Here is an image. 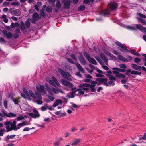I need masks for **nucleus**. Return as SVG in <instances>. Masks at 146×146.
Wrapping results in <instances>:
<instances>
[{
    "label": "nucleus",
    "instance_id": "f257e3e1",
    "mask_svg": "<svg viewBox=\"0 0 146 146\" xmlns=\"http://www.w3.org/2000/svg\"><path fill=\"white\" fill-rule=\"evenodd\" d=\"M36 88L37 91L35 92L34 94L31 90L28 91L25 88H23V90L25 95L23 93H21V95L25 99L27 98L26 96L27 97H32L36 100L35 102L38 104L41 105L42 104L43 102L41 100L42 97L40 93L42 92L45 94H46L47 91L44 86L43 85H38L37 86Z\"/></svg>",
    "mask_w": 146,
    "mask_h": 146
},
{
    "label": "nucleus",
    "instance_id": "f03ea898",
    "mask_svg": "<svg viewBox=\"0 0 146 146\" xmlns=\"http://www.w3.org/2000/svg\"><path fill=\"white\" fill-rule=\"evenodd\" d=\"M45 85L48 92L50 95H53L54 93L58 94L60 92L63 93V92L61 89H56L54 87L50 88L49 85L46 84H45Z\"/></svg>",
    "mask_w": 146,
    "mask_h": 146
},
{
    "label": "nucleus",
    "instance_id": "7ed1b4c3",
    "mask_svg": "<svg viewBox=\"0 0 146 146\" xmlns=\"http://www.w3.org/2000/svg\"><path fill=\"white\" fill-rule=\"evenodd\" d=\"M90 84H88L84 83L83 84H80L79 87L80 88L77 89V91H78V93L83 95L84 94V91H87L89 89Z\"/></svg>",
    "mask_w": 146,
    "mask_h": 146
},
{
    "label": "nucleus",
    "instance_id": "20e7f679",
    "mask_svg": "<svg viewBox=\"0 0 146 146\" xmlns=\"http://www.w3.org/2000/svg\"><path fill=\"white\" fill-rule=\"evenodd\" d=\"M51 79L52 80L50 79L49 78H47L46 79V81L50 85L54 87H56V85L58 87H61V85L59 82L54 77L52 76Z\"/></svg>",
    "mask_w": 146,
    "mask_h": 146
},
{
    "label": "nucleus",
    "instance_id": "39448f33",
    "mask_svg": "<svg viewBox=\"0 0 146 146\" xmlns=\"http://www.w3.org/2000/svg\"><path fill=\"white\" fill-rule=\"evenodd\" d=\"M58 71L63 77L69 80H71L69 79V78L71 76V74L69 73L64 72L63 70L60 68H58Z\"/></svg>",
    "mask_w": 146,
    "mask_h": 146
},
{
    "label": "nucleus",
    "instance_id": "423d86ee",
    "mask_svg": "<svg viewBox=\"0 0 146 146\" xmlns=\"http://www.w3.org/2000/svg\"><path fill=\"white\" fill-rule=\"evenodd\" d=\"M83 54L86 59L89 61V62L94 65H96L97 62L95 60L92 58H91L89 55L86 52H84Z\"/></svg>",
    "mask_w": 146,
    "mask_h": 146
},
{
    "label": "nucleus",
    "instance_id": "0eeeda50",
    "mask_svg": "<svg viewBox=\"0 0 146 146\" xmlns=\"http://www.w3.org/2000/svg\"><path fill=\"white\" fill-rule=\"evenodd\" d=\"M60 81L62 85L67 86L69 88H72L73 86V85L72 83L64 79H61L60 80Z\"/></svg>",
    "mask_w": 146,
    "mask_h": 146
},
{
    "label": "nucleus",
    "instance_id": "6e6552de",
    "mask_svg": "<svg viewBox=\"0 0 146 146\" xmlns=\"http://www.w3.org/2000/svg\"><path fill=\"white\" fill-rule=\"evenodd\" d=\"M63 2L64 3V8L68 9L70 7L71 1L70 0H63Z\"/></svg>",
    "mask_w": 146,
    "mask_h": 146
},
{
    "label": "nucleus",
    "instance_id": "1a4fd4ad",
    "mask_svg": "<svg viewBox=\"0 0 146 146\" xmlns=\"http://www.w3.org/2000/svg\"><path fill=\"white\" fill-rule=\"evenodd\" d=\"M136 27L137 29L139 30L141 32L146 33V28L143 27L140 25L136 24Z\"/></svg>",
    "mask_w": 146,
    "mask_h": 146
},
{
    "label": "nucleus",
    "instance_id": "9d476101",
    "mask_svg": "<svg viewBox=\"0 0 146 146\" xmlns=\"http://www.w3.org/2000/svg\"><path fill=\"white\" fill-rule=\"evenodd\" d=\"M33 20L32 21V23H35L36 21L39 18V16L37 13H35L33 14L32 16Z\"/></svg>",
    "mask_w": 146,
    "mask_h": 146
},
{
    "label": "nucleus",
    "instance_id": "9b49d317",
    "mask_svg": "<svg viewBox=\"0 0 146 146\" xmlns=\"http://www.w3.org/2000/svg\"><path fill=\"white\" fill-rule=\"evenodd\" d=\"M4 36L8 39L11 38L12 36V34L10 32L7 33V31L5 30H3V31Z\"/></svg>",
    "mask_w": 146,
    "mask_h": 146
},
{
    "label": "nucleus",
    "instance_id": "f8f14e48",
    "mask_svg": "<svg viewBox=\"0 0 146 146\" xmlns=\"http://www.w3.org/2000/svg\"><path fill=\"white\" fill-rule=\"evenodd\" d=\"M112 72L117 77L121 78L123 79H124L126 77L125 75L121 74L119 72H117L116 71H113Z\"/></svg>",
    "mask_w": 146,
    "mask_h": 146
},
{
    "label": "nucleus",
    "instance_id": "ddd939ff",
    "mask_svg": "<svg viewBox=\"0 0 146 146\" xmlns=\"http://www.w3.org/2000/svg\"><path fill=\"white\" fill-rule=\"evenodd\" d=\"M4 125H6V128L7 129V131H9L12 130L11 126V122L8 121L5 122Z\"/></svg>",
    "mask_w": 146,
    "mask_h": 146
},
{
    "label": "nucleus",
    "instance_id": "4468645a",
    "mask_svg": "<svg viewBox=\"0 0 146 146\" xmlns=\"http://www.w3.org/2000/svg\"><path fill=\"white\" fill-rule=\"evenodd\" d=\"M109 6L111 10H114L117 8V4L115 3L111 2L109 5Z\"/></svg>",
    "mask_w": 146,
    "mask_h": 146
},
{
    "label": "nucleus",
    "instance_id": "2eb2a0df",
    "mask_svg": "<svg viewBox=\"0 0 146 146\" xmlns=\"http://www.w3.org/2000/svg\"><path fill=\"white\" fill-rule=\"evenodd\" d=\"M11 13L12 15L17 16L20 15L21 13L20 11L18 9L11 11Z\"/></svg>",
    "mask_w": 146,
    "mask_h": 146
},
{
    "label": "nucleus",
    "instance_id": "dca6fc26",
    "mask_svg": "<svg viewBox=\"0 0 146 146\" xmlns=\"http://www.w3.org/2000/svg\"><path fill=\"white\" fill-rule=\"evenodd\" d=\"M104 52L108 56H109L111 59H115L116 58L110 52L107 50H105L104 51Z\"/></svg>",
    "mask_w": 146,
    "mask_h": 146
},
{
    "label": "nucleus",
    "instance_id": "f3484780",
    "mask_svg": "<svg viewBox=\"0 0 146 146\" xmlns=\"http://www.w3.org/2000/svg\"><path fill=\"white\" fill-rule=\"evenodd\" d=\"M82 141V139H77L74 140L71 144L72 145H76L79 144V143Z\"/></svg>",
    "mask_w": 146,
    "mask_h": 146
},
{
    "label": "nucleus",
    "instance_id": "a211bd4d",
    "mask_svg": "<svg viewBox=\"0 0 146 146\" xmlns=\"http://www.w3.org/2000/svg\"><path fill=\"white\" fill-rule=\"evenodd\" d=\"M62 102L61 100L58 99L53 104L52 106L53 107H55L59 105L62 104Z\"/></svg>",
    "mask_w": 146,
    "mask_h": 146
},
{
    "label": "nucleus",
    "instance_id": "6ab92c4d",
    "mask_svg": "<svg viewBox=\"0 0 146 146\" xmlns=\"http://www.w3.org/2000/svg\"><path fill=\"white\" fill-rule=\"evenodd\" d=\"M75 64L76 65V66L78 68V70H79V71H80L82 73H84V71L83 68L80 65V64H79L78 63H75Z\"/></svg>",
    "mask_w": 146,
    "mask_h": 146
},
{
    "label": "nucleus",
    "instance_id": "aec40b11",
    "mask_svg": "<svg viewBox=\"0 0 146 146\" xmlns=\"http://www.w3.org/2000/svg\"><path fill=\"white\" fill-rule=\"evenodd\" d=\"M100 56L101 58L104 61L105 64L106 65L108 66V59L103 54H100Z\"/></svg>",
    "mask_w": 146,
    "mask_h": 146
},
{
    "label": "nucleus",
    "instance_id": "412c9836",
    "mask_svg": "<svg viewBox=\"0 0 146 146\" xmlns=\"http://www.w3.org/2000/svg\"><path fill=\"white\" fill-rule=\"evenodd\" d=\"M16 122L15 121H13L12 123H11V126L12 130H17L19 129V127L16 126Z\"/></svg>",
    "mask_w": 146,
    "mask_h": 146
},
{
    "label": "nucleus",
    "instance_id": "4be33fe9",
    "mask_svg": "<svg viewBox=\"0 0 146 146\" xmlns=\"http://www.w3.org/2000/svg\"><path fill=\"white\" fill-rule=\"evenodd\" d=\"M134 139L136 142L138 143H143L144 142V141H141V137L138 135L136 136Z\"/></svg>",
    "mask_w": 146,
    "mask_h": 146
},
{
    "label": "nucleus",
    "instance_id": "5701e85b",
    "mask_svg": "<svg viewBox=\"0 0 146 146\" xmlns=\"http://www.w3.org/2000/svg\"><path fill=\"white\" fill-rule=\"evenodd\" d=\"M112 69L115 70L113 71H116L117 72H125L126 71L125 69L120 68H112Z\"/></svg>",
    "mask_w": 146,
    "mask_h": 146
},
{
    "label": "nucleus",
    "instance_id": "b1692460",
    "mask_svg": "<svg viewBox=\"0 0 146 146\" xmlns=\"http://www.w3.org/2000/svg\"><path fill=\"white\" fill-rule=\"evenodd\" d=\"M80 63L84 65H86V63L85 60L82 56H79L78 57Z\"/></svg>",
    "mask_w": 146,
    "mask_h": 146
},
{
    "label": "nucleus",
    "instance_id": "393cba45",
    "mask_svg": "<svg viewBox=\"0 0 146 146\" xmlns=\"http://www.w3.org/2000/svg\"><path fill=\"white\" fill-rule=\"evenodd\" d=\"M118 58L119 60L124 62H128V60L127 59L121 55H119L118 57Z\"/></svg>",
    "mask_w": 146,
    "mask_h": 146
},
{
    "label": "nucleus",
    "instance_id": "a878e982",
    "mask_svg": "<svg viewBox=\"0 0 146 146\" xmlns=\"http://www.w3.org/2000/svg\"><path fill=\"white\" fill-rule=\"evenodd\" d=\"M29 115L32 117L35 118H38L40 116V115L39 113H29Z\"/></svg>",
    "mask_w": 146,
    "mask_h": 146
},
{
    "label": "nucleus",
    "instance_id": "bb28decb",
    "mask_svg": "<svg viewBox=\"0 0 146 146\" xmlns=\"http://www.w3.org/2000/svg\"><path fill=\"white\" fill-rule=\"evenodd\" d=\"M119 48L120 50L123 52L128 53V52H130L129 50L125 48L123 45L121 47H119Z\"/></svg>",
    "mask_w": 146,
    "mask_h": 146
},
{
    "label": "nucleus",
    "instance_id": "cd10ccee",
    "mask_svg": "<svg viewBox=\"0 0 146 146\" xmlns=\"http://www.w3.org/2000/svg\"><path fill=\"white\" fill-rule=\"evenodd\" d=\"M110 11L108 9H106L105 10H102L101 13L104 16H106L109 13Z\"/></svg>",
    "mask_w": 146,
    "mask_h": 146
},
{
    "label": "nucleus",
    "instance_id": "c85d7f7f",
    "mask_svg": "<svg viewBox=\"0 0 146 146\" xmlns=\"http://www.w3.org/2000/svg\"><path fill=\"white\" fill-rule=\"evenodd\" d=\"M6 116L9 117H14L16 116V115L13 113L10 112L6 114Z\"/></svg>",
    "mask_w": 146,
    "mask_h": 146
},
{
    "label": "nucleus",
    "instance_id": "c756f323",
    "mask_svg": "<svg viewBox=\"0 0 146 146\" xmlns=\"http://www.w3.org/2000/svg\"><path fill=\"white\" fill-rule=\"evenodd\" d=\"M96 81L99 82H106L108 80L106 78H98L96 79Z\"/></svg>",
    "mask_w": 146,
    "mask_h": 146
},
{
    "label": "nucleus",
    "instance_id": "7c9ffc66",
    "mask_svg": "<svg viewBox=\"0 0 146 146\" xmlns=\"http://www.w3.org/2000/svg\"><path fill=\"white\" fill-rule=\"evenodd\" d=\"M131 74L132 75H141V72L134 70L132 71L131 72Z\"/></svg>",
    "mask_w": 146,
    "mask_h": 146
},
{
    "label": "nucleus",
    "instance_id": "2f4dec72",
    "mask_svg": "<svg viewBox=\"0 0 146 146\" xmlns=\"http://www.w3.org/2000/svg\"><path fill=\"white\" fill-rule=\"evenodd\" d=\"M7 18V16L5 15H3L1 17V18L3 19L4 22L5 23H7L8 21V20Z\"/></svg>",
    "mask_w": 146,
    "mask_h": 146
},
{
    "label": "nucleus",
    "instance_id": "473e14b6",
    "mask_svg": "<svg viewBox=\"0 0 146 146\" xmlns=\"http://www.w3.org/2000/svg\"><path fill=\"white\" fill-rule=\"evenodd\" d=\"M91 83L92 84L90 85L89 86V87L90 88H94V87L97 84V82L95 81H92L91 82Z\"/></svg>",
    "mask_w": 146,
    "mask_h": 146
},
{
    "label": "nucleus",
    "instance_id": "72a5a7b5",
    "mask_svg": "<svg viewBox=\"0 0 146 146\" xmlns=\"http://www.w3.org/2000/svg\"><path fill=\"white\" fill-rule=\"evenodd\" d=\"M131 52V53L133 54H134L135 56H140V54L139 53L137 52H136V50H131L129 52Z\"/></svg>",
    "mask_w": 146,
    "mask_h": 146
},
{
    "label": "nucleus",
    "instance_id": "f704fd0d",
    "mask_svg": "<svg viewBox=\"0 0 146 146\" xmlns=\"http://www.w3.org/2000/svg\"><path fill=\"white\" fill-rule=\"evenodd\" d=\"M48 104H45L44 106L40 108L41 110L44 111L46 110L47 109Z\"/></svg>",
    "mask_w": 146,
    "mask_h": 146
},
{
    "label": "nucleus",
    "instance_id": "c9c22d12",
    "mask_svg": "<svg viewBox=\"0 0 146 146\" xmlns=\"http://www.w3.org/2000/svg\"><path fill=\"white\" fill-rule=\"evenodd\" d=\"M19 27L20 29L22 30H23L25 29V26L24 22L22 21L21 22V25L19 26Z\"/></svg>",
    "mask_w": 146,
    "mask_h": 146
},
{
    "label": "nucleus",
    "instance_id": "e433bc0d",
    "mask_svg": "<svg viewBox=\"0 0 146 146\" xmlns=\"http://www.w3.org/2000/svg\"><path fill=\"white\" fill-rule=\"evenodd\" d=\"M19 26V24L16 23H12L11 25V28H14L15 27H18Z\"/></svg>",
    "mask_w": 146,
    "mask_h": 146
},
{
    "label": "nucleus",
    "instance_id": "4c0bfd02",
    "mask_svg": "<svg viewBox=\"0 0 146 146\" xmlns=\"http://www.w3.org/2000/svg\"><path fill=\"white\" fill-rule=\"evenodd\" d=\"M31 20L30 19H28L25 22V25L26 27H30V21Z\"/></svg>",
    "mask_w": 146,
    "mask_h": 146
},
{
    "label": "nucleus",
    "instance_id": "58836bf2",
    "mask_svg": "<svg viewBox=\"0 0 146 146\" xmlns=\"http://www.w3.org/2000/svg\"><path fill=\"white\" fill-rule=\"evenodd\" d=\"M25 118H27V116L26 115L24 116H20L17 117V120L20 121L23 119Z\"/></svg>",
    "mask_w": 146,
    "mask_h": 146
},
{
    "label": "nucleus",
    "instance_id": "ea45409f",
    "mask_svg": "<svg viewBox=\"0 0 146 146\" xmlns=\"http://www.w3.org/2000/svg\"><path fill=\"white\" fill-rule=\"evenodd\" d=\"M126 27L128 29L131 30H136V29L132 26H127Z\"/></svg>",
    "mask_w": 146,
    "mask_h": 146
},
{
    "label": "nucleus",
    "instance_id": "a19ab883",
    "mask_svg": "<svg viewBox=\"0 0 146 146\" xmlns=\"http://www.w3.org/2000/svg\"><path fill=\"white\" fill-rule=\"evenodd\" d=\"M138 19L144 25H146V21L144 19L137 17Z\"/></svg>",
    "mask_w": 146,
    "mask_h": 146
},
{
    "label": "nucleus",
    "instance_id": "79ce46f5",
    "mask_svg": "<svg viewBox=\"0 0 146 146\" xmlns=\"http://www.w3.org/2000/svg\"><path fill=\"white\" fill-rule=\"evenodd\" d=\"M40 14L41 16L45 17V14L44 13V10L43 9H42L40 11Z\"/></svg>",
    "mask_w": 146,
    "mask_h": 146
},
{
    "label": "nucleus",
    "instance_id": "37998d69",
    "mask_svg": "<svg viewBox=\"0 0 146 146\" xmlns=\"http://www.w3.org/2000/svg\"><path fill=\"white\" fill-rule=\"evenodd\" d=\"M11 99L14 102L15 104H18V101L19 99V98H17V99L14 100L13 98H11Z\"/></svg>",
    "mask_w": 146,
    "mask_h": 146
},
{
    "label": "nucleus",
    "instance_id": "c03bdc74",
    "mask_svg": "<svg viewBox=\"0 0 146 146\" xmlns=\"http://www.w3.org/2000/svg\"><path fill=\"white\" fill-rule=\"evenodd\" d=\"M131 67L132 68L135 70H137L138 66L135 64H131Z\"/></svg>",
    "mask_w": 146,
    "mask_h": 146
},
{
    "label": "nucleus",
    "instance_id": "a18cd8bd",
    "mask_svg": "<svg viewBox=\"0 0 146 146\" xmlns=\"http://www.w3.org/2000/svg\"><path fill=\"white\" fill-rule=\"evenodd\" d=\"M85 8L84 5H81L78 8V9L79 11H82L84 10Z\"/></svg>",
    "mask_w": 146,
    "mask_h": 146
},
{
    "label": "nucleus",
    "instance_id": "49530a36",
    "mask_svg": "<svg viewBox=\"0 0 146 146\" xmlns=\"http://www.w3.org/2000/svg\"><path fill=\"white\" fill-rule=\"evenodd\" d=\"M95 58L101 64L102 63V61L100 58H99L98 56H95Z\"/></svg>",
    "mask_w": 146,
    "mask_h": 146
},
{
    "label": "nucleus",
    "instance_id": "de8ad7c7",
    "mask_svg": "<svg viewBox=\"0 0 146 146\" xmlns=\"http://www.w3.org/2000/svg\"><path fill=\"white\" fill-rule=\"evenodd\" d=\"M47 96L48 97L50 101H53L55 99V98L54 97L52 96H50L49 95H47Z\"/></svg>",
    "mask_w": 146,
    "mask_h": 146
},
{
    "label": "nucleus",
    "instance_id": "09e8293b",
    "mask_svg": "<svg viewBox=\"0 0 146 146\" xmlns=\"http://www.w3.org/2000/svg\"><path fill=\"white\" fill-rule=\"evenodd\" d=\"M56 6L58 9H60L61 7V5L60 2L59 1H58L57 2Z\"/></svg>",
    "mask_w": 146,
    "mask_h": 146
},
{
    "label": "nucleus",
    "instance_id": "8fccbe9b",
    "mask_svg": "<svg viewBox=\"0 0 146 146\" xmlns=\"http://www.w3.org/2000/svg\"><path fill=\"white\" fill-rule=\"evenodd\" d=\"M141 141H143V140H146V132L144 133L143 137H141Z\"/></svg>",
    "mask_w": 146,
    "mask_h": 146
},
{
    "label": "nucleus",
    "instance_id": "3c124183",
    "mask_svg": "<svg viewBox=\"0 0 146 146\" xmlns=\"http://www.w3.org/2000/svg\"><path fill=\"white\" fill-rule=\"evenodd\" d=\"M52 11V9L51 7L48 6L46 8V11L48 12H50Z\"/></svg>",
    "mask_w": 146,
    "mask_h": 146
},
{
    "label": "nucleus",
    "instance_id": "603ef678",
    "mask_svg": "<svg viewBox=\"0 0 146 146\" xmlns=\"http://www.w3.org/2000/svg\"><path fill=\"white\" fill-rule=\"evenodd\" d=\"M94 0H84L83 3L84 4H88L90 2H93Z\"/></svg>",
    "mask_w": 146,
    "mask_h": 146
},
{
    "label": "nucleus",
    "instance_id": "864d4df0",
    "mask_svg": "<svg viewBox=\"0 0 146 146\" xmlns=\"http://www.w3.org/2000/svg\"><path fill=\"white\" fill-rule=\"evenodd\" d=\"M119 67L125 69L127 68L126 66L124 64H121L119 65Z\"/></svg>",
    "mask_w": 146,
    "mask_h": 146
},
{
    "label": "nucleus",
    "instance_id": "5fc2aeb1",
    "mask_svg": "<svg viewBox=\"0 0 146 146\" xmlns=\"http://www.w3.org/2000/svg\"><path fill=\"white\" fill-rule=\"evenodd\" d=\"M71 57L74 60H77V57L74 54H71Z\"/></svg>",
    "mask_w": 146,
    "mask_h": 146
},
{
    "label": "nucleus",
    "instance_id": "6e6d98bb",
    "mask_svg": "<svg viewBox=\"0 0 146 146\" xmlns=\"http://www.w3.org/2000/svg\"><path fill=\"white\" fill-rule=\"evenodd\" d=\"M137 15L143 18H146V16H145V15L141 13H138L137 14Z\"/></svg>",
    "mask_w": 146,
    "mask_h": 146
},
{
    "label": "nucleus",
    "instance_id": "4d7b16f0",
    "mask_svg": "<svg viewBox=\"0 0 146 146\" xmlns=\"http://www.w3.org/2000/svg\"><path fill=\"white\" fill-rule=\"evenodd\" d=\"M7 101L6 100H5L4 101V106L5 109L7 108Z\"/></svg>",
    "mask_w": 146,
    "mask_h": 146
},
{
    "label": "nucleus",
    "instance_id": "13d9d810",
    "mask_svg": "<svg viewBox=\"0 0 146 146\" xmlns=\"http://www.w3.org/2000/svg\"><path fill=\"white\" fill-rule=\"evenodd\" d=\"M108 84L110 86H113L115 85V83L113 81H110L108 82Z\"/></svg>",
    "mask_w": 146,
    "mask_h": 146
},
{
    "label": "nucleus",
    "instance_id": "bf43d9fd",
    "mask_svg": "<svg viewBox=\"0 0 146 146\" xmlns=\"http://www.w3.org/2000/svg\"><path fill=\"white\" fill-rule=\"evenodd\" d=\"M103 68L106 70H108L109 69V68L107 66L104 65L103 63H102L101 64Z\"/></svg>",
    "mask_w": 146,
    "mask_h": 146
},
{
    "label": "nucleus",
    "instance_id": "052dcab7",
    "mask_svg": "<svg viewBox=\"0 0 146 146\" xmlns=\"http://www.w3.org/2000/svg\"><path fill=\"white\" fill-rule=\"evenodd\" d=\"M140 61V59L138 58H135L134 59V62L136 63H138Z\"/></svg>",
    "mask_w": 146,
    "mask_h": 146
},
{
    "label": "nucleus",
    "instance_id": "680f3d73",
    "mask_svg": "<svg viewBox=\"0 0 146 146\" xmlns=\"http://www.w3.org/2000/svg\"><path fill=\"white\" fill-rule=\"evenodd\" d=\"M75 94V92L72 91L70 93V96L71 97V98H73L74 97Z\"/></svg>",
    "mask_w": 146,
    "mask_h": 146
},
{
    "label": "nucleus",
    "instance_id": "e2e57ef3",
    "mask_svg": "<svg viewBox=\"0 0 146 146\" xmlns=\"http://www.w3.org/2000/svg\"><path fill=\"white\" fill-rule=\"evenodd\" d=\"M115 44L118 46L119 47L121 46L123 44H122L121 43L119 42H115Z\"/></svg>",
    "mask_w": 146,
    "mask_h": 146
},
{
    "label": "nucleus",
    "instance_id": "0e129e2a",
    "mask_svg": "<svg viewBox=\"0 0 146 146\" xmlns=\"http://www.w3.org/2000/svg\"><path fill=\"white\" fill-rule=\"evenodd\" d=\"M15 136L16 135H8L7 136V137L8 138L13 139L15 137Z\"/></svg>",
    "mask_w": 146,
    "mask_h": 146
},
{
    "label": "nucleus",
    "instance_id": "69168bd1",
    "mask_svg": "<svg viewBox=\"0 0 146 146\" xmlns=\"http://www.w3.org/2000/svg\"><path fill=\"white\" fill-rule=\"evenodd\" d=\"M142 55L143 56L145 57V58L143 59L144 61L145 62L144 64V65L146 66V54H143Z\"/></svg>",
    "mask_w": 146,
    "mask_h": 146
},
{
    "label": "nucleus",
    "instance_id": "338daca9",
    "mask_svg": "<svg viewBox=\"0 0 146 146\" xmlns=\"http://www.w3.org/2000/svg\"><path fill=\"white\" fill-rule=\"evenodd\" d=\"M67 60L70 63L72 64H75V63H74V62L70 58H67Z\"/></svg>",
    "mask_w": 146,
    "mask_h": 146
},
{
    "label": "nucleus",
    "instance_id": "774afa93",
    "mask_svg": "<svg viewBox=\"0 0 146 146\" xmlns=\"http://www.w3.org/2000/svg\"><path fill=\"white\" fill-rule=\"evenodd\" d=\"M12 5H19L20 3L19 2H13L12 3H11Z\"/></svg>",
    "mask_w": 146,
    "mask_h": 146
}]
</instances>
